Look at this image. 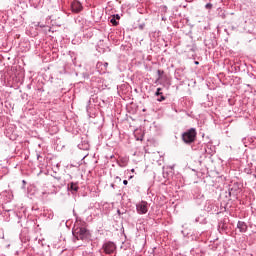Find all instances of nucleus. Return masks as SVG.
Wrapping results in <instances>:
<instances>
[{"instance_id":"20e7f679","label":"nucleus","mask_w":256,"mask_h":256,"mask_svg":"<svg viewBox=\"0 0 256 256\" xmlns=\"http://www.w3.org/2000/svg\"><path fill=\"white\" fill-rule=\"evenodd\" d=\"M136 211L138 215H146L149 211V203L142 200L140 203L136 204Z\"/></svg>"},{"instance_id":"a211bd4d","label":"nucleus","mask_w":256,"mask_h":256,"mask_svg":"<svg viewBox=\"0 0 256 256\" xmlns=\"http://www.w3.org/2000/svg\"><path fill=\"white\" fill-rule=\"evenodd\" d=\"M112 189H115V184H111Z\"/></svg>"},{"instance_id":"f03ea898","label":"nucleus","mask_w":256,"mask_h":256,"mask_svg":"<svg viewBox=\"0 0 256 256\" xmlns=\"http://www.w3.org/2000/svg\"><path fill=\"white\" fill-rule=\"evenodd\" d=\"M181 139L185 145H192L197 140V129L190 128L182 133Z\"/></svg>"},{"instance_id":"412c9836","label":"nucleus","mask_w":256,"mask_h":256,"mask_svg":"<svg viewBox=\"0 0 256 256\" xmlns=\"http://www.w3.org/2000/svg\"><path fill=\"white\" fill-rule=\"evenodd\" d=\"M116 179L120 180L121 181V177L117 176Z\"/></svg>"},{"instance_id":"9d476101","label":"nucleus","mask_w":256,"mask_h":256,"mask_svg":"<svg viewBox=\"0 0 256 256\" xmlns=\"http://www.w3.org/2000/svg\"><path fill=\"white\" fill-rule=\"evenodd\" d=\"M39 1L41 0H30V4L33 5V7H37L39 5Z\"/></svg>"},{"instance_id":"423d86ee","label":"nucleus","mask_w":256,"mask_h":256,"mask_svg":"<svg viewBox=\"0 0 256 256\" xmlns=\"http://www.w3.org/2000/svg\"><path fill=\"white\" fill-rule=\"evenodd\" d=\"M237 229H239L240 233H247V223H245L244 221H238Z\"/></svg>"},{"instance_id":"f3484780","label":"nucleus","mask_w":256,"mask_h":256,"mask_svg":"<svg viewBox=\"0 0 256 256\" xmlns=\"http://www.w3.org/2000/svg\"><path fill=\"white\" fill-rule=\"evenodd\" d=\"M222 229H227V226H225V224H223Z\"/></svg>"},{"instance_id":"f8f14e48","label":"nucleus","mask_w":256,"mask_h":256,"mask_svg":"<svg viewBox=\"0 0 256 256\" xmlns=\"http://www.w3.org/2000/svg\"><path fill=\"white\" fill-rule=\"evenodd\" d=\"M208 207H207V211H212L213 210V204H211V201H208Z\"/></svg>"},{"instance_id":"2eb2a0df","label":"nucleus","mask_w":256,"mask_h":256,"mask_svg":"<svg viewBox=\"0 0 256 256\" xmlns=\"http://www.w3.org/2000/svg\"><path fill=\"white\" fill-rule=\"evenodd\" d=\"M128 184H129V181H127V180L123 181V185H128Z\"/></svg>"},{"instance_id":"dca6fc26","label":"nucleus","mask_w":256,"mask_h":256,"mask_svg":"<svg viewBox=\"0 0 256 256\" xmlns=\"http://www.w3.org/2000/svg\"><path fill=\"white\" fill-rule=\"evenodd\" d=\"M114 17H116V19H121V16H119V14H116V16Z\"/></svg>"},{"instance_id":"6ab92c4d","label":"nucleus","mask_w":256,"mask_h":256,"mask_svg":"<svg viewBox=\"0 0 256 256\" xmlns=\"http://www.w3.org/2000/svg\"><path fill=\"white\" fill-rule=\"evenodd\" d=\"M118 215H121V210H117Z\"/></svg>"},{"instance_id":"6e6552de","label":"nucleus","mask_w":256,"mask_h":256,"mask_svg":"<svg viewBox=\"0 0 256 256\" xmlns=\"http://www.w3.org/2000/svg\"><path fill=\"white\" fill-rule=\"evenodd\" d=\"M157 75H158V78L156 79L155 83H157L158 81H161V79H163V75H165V71L157 70Z\"/></svg>"},{"instance_id":"0eeeda50","label":"nucleus","mask_w":256,"mask_h":256,"mask_svg":"<svg viewBox=\"0 0 256 256\" xmlns=\"http://www.w3.org/2000/svg\"><path fill=\"white\" fill-rule=\"evenodd\" d=\"M68 189L69 191H74L75 193H77L79 191V186L77 185V183L71 182L70 184H68Z\"/></svg>"},{"instance_id":"bb28decb","label":"nucleus","mask_w":256,"mask_h":256,"mask_svg":"<svg viewBox=\"0 0 256 256\" xmlns=\"http://www.w3.org/2000/svg\"><path fill=\"white\" fill-rule=\"evenodd\" d=\"M253 177H255V179H256V174H253Z\"/></svg>"},{"instance_id":"393cba45","label":"nucleus","mask_w":256,"mask_h":256,"mask_svg":"<svg viewBox=\"0 0 256 256\" xmlns=\"http://www.w3.org/2000/svg\"><path fill=\"white\" fill-rule=\"evenodd\" d=\"M107 65H109V63H105V67H107Z\"/></svg>"},{"instance_id":"7ed1b4c3","label":"nucleus","mask_w":256,"mask_h":256,"mask_svg":"<svg viewBox=\"0 0 256 256\" xmlns=\"http://www.w3.org/2000/svg\"><path fill=\"white\" fill-rule=\"evenodd\" d=\"M117 250V245L115 242L112 241H106L103 243L101 251L102 253H105V255H113L115 251Z\"/></svg>"},{"instance_id":"aec40b11","label":"nucleus","mask_w":256,"mask_h":256,"mask_svg":"<svg viewBox=\"0 0 256 256\" xmlns=\"http://www.w3.org/2000/svg\"><path fill=\"white\" fill-rule=\"evenodd\" d=\"M37 159H41V155L38 154V155H37Z\"/></svg>"},{"instance_id":"cd10ccee","label":"nucleus","mask_w":256,"mask_h":256,"mask_svg":"<svg viewBox=\"0 0 256 256\" xmlns=\"http://www.w3.org/2000/svg\"><path fill=\"white\" fill-rule=\"evenodd\" d=\"M129 179H133V176H130Z\"/></svg>"},{"instance_id":"f257e3e1","label":"nucleus","mask_w":256,"mask_h":256,"mask_svg":"<svg viewBox=\"0 0 256 256\" xmlns=\"http://www.w3.org/2000/svg\"><path fill=\"white\" fill-rule=\"evenodd\" d=\"M76 223L73 230L72 235L77 239V241H91V231L85 227L86 223L85 221H81L79 223V220H76Z\"/></svg>"},{"instance_id":"a878e982","label":"nucleus","mask_w":256,"mask_h":256,"mask_svg":"<svg viewBox=\"0 0 256 256\" xmlns=\"http://www.w3.org/2000/svg\"><path fill=\"white\" fill-rule=\"evenodd\" d=\"M196 65H199V62H195Z\"/></svg>"},{"instance_id":"ddd939ff","label":"nucleus","mask_w":256,"mask_h":256,"mask_svg":"<svg viewBox=\"0 0 256 256\" xmlns=\"http://www.w3.org/2000/svg\"><path fill=\"white\" fill-rule=\"evenodd\" d=\"M205 9H213V4L207 3V4L205 5Z\"/></svg>"},{"instance_id":"5701e85b","label":"nucleus","mask_w":256,"mask_h":256,"mask_svg":"<svg viewBox=\"0 0 256 256\" xmlns=\"http://www.w3.org/2000/svg\"><path fill=\"white\" fill-rule=\"evenodd\" d=\"M22 183L25 185V183H27V182L25 180H23Z\"/></svg>"},{"instance_id":"b1692460","label":"nucleus","mask_w":256,"mask_h":256,"mask_svg":"<svg viewBox=\"0 0 256 256\" xmlns=\"http://www.w3.org/2000/svg\"><path fill=\"white\" fill-rule=\"evenodd\" d=\"M140 29H143V25H140Z\"/></svg>"},{"instance_id":"1a4fd4ad","label":"nucleus","mask_w":256,"mask_h":256,"mask_svg":"<svg viewBox=\"0 0 256 256\" xmlns=\"http://www.w3.org/2000/svg\"><path fill=\"white\" fill-rule=\"evenodd\" d=\"M110 23H112L114 27H117L119 25V22H117V19H115V17L111 18Z\"/></svg>"},{"instance_id":"4468645a","label":"nucleus","mask_w":256,"mask_h":256,"mask_svg":"<svg viewBox=\"0 0 256 256\" xmlns=\"http://www.w3.org/2000/svg\"><path fill=\"white\" fill-rule=\"evenodd\" d=\"M165 96H163V94L160 96V98L157 99V101H159V103H161L162 101H165Z\"/></svg>"},{"instance_id":"4be33fe9","label":"nucleus","mask_w":256,"mask_h":256,"mask_svg":"<svg viewBox=\"0 0 256 256\" xmlns=\"http://www.w3.org/2000/svg\"><path fill=\"white\" fill-rule=\"evenodd\" d=\"M131 172H132V173H135V169H131Z\"/></svg>"},{"instance_id":"9b49d317","label":"nucleus","mask_w":256,"mask_h":256,"mask_svg":"<svg viewBox=\"0 0 256 256\" xmlns=\"http://www.w3.org/2000/svg\"><path fill=\"white\" fill-rule=\"evenodd\" d=\"M162 89L161 88H157L156 92H155V96L159 97V95H163V92H161Z\"/></svg>"},{"instance_id":"39448f33","label":"nucleus","mask_w":256,"mask_h":256,"mask_svg":"<svg viewBox=\"0 0 256 256\" xmlns=\"http://www.w3.org/2000/svg\"><path fill=\"white\" fill-rule=\"evenodd\" d=\"M71 9L73 13H81L83 11V5L79 1H74L71 3Z\"/></svg>"}]
</instances>
